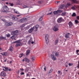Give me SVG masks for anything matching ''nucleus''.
I'll list each match as a JSON object with an SVG mask.
<instances>
[{"mask_svg":"<svg viewBox=\"0 0 79 79\" xmlns=\"http://www.w3.org/2000/svg\"><path fill=\"white\" fill-rule=\"evenodd\" d=\"M3 10H4L3 12H4V13H6V12L8 11V8L6 6H3Z\"/></svg>","mask_w":79,"mask_h":79,"instance_id":"f257e3e1","label":"nucleus"},{"mask_svg":"<svg viewBox=\"0 0 79 79\" xmlns=\"http://www.w3.org/2000/svg\"><path fill=\"white\" fill-rule=\"evenodd\" d=\"M53 29V31H55V32H56V31H58L59 30L58 28V25H56L55 26H54Z\"/></svg>","mask_w":79,"mask_h":79,"instance_id":"f03ea898","label":"nucleus"},{"mask_svg":"<svg viewBox=\"0 0 79 79\" xmlns=\"http://www.w3.org/2000/svg\"><path fill=\"white\" fill-rule=\"evenodd\" d=\"M13 25V23L12 22H6L5 23V25L6 26H10Z\"/></svg>","mask_w":79,"mask_h":79,"instance_id":"7ed1b4c3","label":"nucleus"},{"mask_svg":"<svg viewBox=\"0 0 79 79\" xmlns=\"http://www.w3.org/2000/svg\"><path fill=\"white\" fill-rule=\"evenodd\" d=\"M46 42L47 44L48 43V35H46L45 36Z\"/></svg>","mask_w":79,"mask_h":79,"instance_id":"20e7f679","label":"nucleus"},{"mask_svg":"<svg viewBox=\"0 0 79 79\" xmlns=\"http://www.w3.org/2000/svg\"><path fill=\"white\" fill-rule=\"evenodd\" d=\"M51 58L52 60H53V61H55L56 60V58L54 56V55L53 54H51Z\"/></svg>","mask_w":79,"mask_h":79,"instance_id":"39448f33","label":"nucleus"},{"mask_svg":"<svg viewBox=\"0 0 79 79\" xmlns=\"http://www.w3.org/2000/svg\"><path fill=\"white\" fill-rule=\"evenodd\" d=\"M62 20H63V18H62V17H60L57 20V22L58 23H61Z\"/></svg>","mask_w":79,"mask_h":79,"instance_id":"423d86ee","label":"nucleus"},{"mask_svg":"<svg viewBox=\"0 0 79 79\" xmlns=\"http://www.w3.org/2000/svg\"><path fill=\"white\" fill-rule=\"evenodd\" d=\"M1 76H3V77H5V76H6V74L4 71H2L1 72Z\"/></svg>","mask_w":79,"mask_h":79,"instance_id":"0eeeda50","label":"nucleus"},{"mask_svg":"<svg viewBox=\"0 0 79 79\" xmlns=\"http://www.w3.org/2000/svg\"><path fill=\"white\" fill-rule=\"evenodd\" d=\"M0 40H6V37H4L2 35L1 36H0Z\"/></svg>","mask_w":79,"mask_h":79,"instance_id":"6e6552de","label":"nucleus"},{"mask_svg":"<svg viewBox=\"0 0 79 79\" xmlns=\"http://www.w3.org/2000/svg\"><path fill=\"white\" fill-rule=\"evenodd\" d=\"M34 29V27H33L31 28L30 29H29L28 30V32L29 33H31L33 30Z\"/></svg>","mask_w":79,"mask_h":79,"instance_id":"1a4fd4ad","label":"nucleus"},{"mask_svg":"<svg viewBox=\"0 0 79 79\" xmlns=\"http://www.w3.org/2000/svg\"><path fill=\"white\" fill-rule=\"evenodd\" d=\"M25 61L26 62H27V63H29V62L31 60L29 59H28L27 58L25 57Z\"/></svg>","mask_w":79,"mask_h":79,"instance_id":"9d476101","label":"nucleus"},{"mask_svg":"<svg viewBox=\"0 0 79 79\" xmlns=\"http://www.w3.org/2000/svg\"><path fill=\"white\" fill-rule=\"evenodd\" d=\"M21 45V42H19L16 45V47H19V46H20V45Z\"/></svg>","mask_w":79,"mask_h":79,"instance_id":"9b49d317","label":"nucleus"},{"mask_svg":"<svg viewBox=\"0 0 79 79\" xmlns=\"http://www.w3.org/2000/svg\"><path fill=\"white\" fill-rule=\"evenodd\" d=\"M69 28H71V27H72V26H73V23H72L71 22H69Z\"/></svg>","mask_w":79,"mask_h":79,"instance_id":"f8f14e48","label":"nucleus"},{"mask_svg":"<svg viewBox=\"0 0 79 79\" xmlns=\"http://www.w3.org/2000/svg\"><path fill=\"white\" fill-rule=\"evenodd\" d=\"M31 59L32 61H34L35 60V57L34 56H32L31 57Z\"/></svg>","mask_w":79,"mask_h":79,"instance_id":"ddd939ff","label":"nucleus"},{"mask_svg":"<svg viewBox=\"0 0 79 79\" xmlns=\"http://www.w3.org/2000/svg\"><path fill=\"white\" fill-rule=\"evenodd\" d=\"M41 14L42 15L41 16V17L39 19V21H41L42 20V18H43V16H44V14H43V13H42Z\"/></svg>","mask_w":79,"mask_h":79,"instance_id":"4468645a","label":"nucleus"},{"mask_svg":"<svg viewBox=\"0 0 79 79\" xmlns=\"http://www.w3.org/2000/svg\"><path fill=\"white\" fill-rule=\"evenodd\" d=\"M39 27V25L37 24L36 25L35 27V31H37V29L38 28V27Z\"/></svg>","mask_w":79,"mask_h":79,"instance_id":"2eb2a0df","label":"nucleus"},{"mask_svg":"<svg viewBox=\"0 0 79 79\" xmlns=\"http://www.w3.org/2000/svg\"><path fill=\"white\" fill-rule=\"evenodd\" d=\"M29 53H30V50H28L27 51L26 55L28 56L29 55Z\"/></svg>","mask_w":79,"mask_h":79,"instance_id":"dca6fc26","label":"nucleus"},{"mask_svg":"<svg viewBox=\"0 0 79 79\" xmlns=\"http://www.w3.org/2000/svg\"><path fill=\"white\" fill-rule=\"evenodd\" d=\"M65 37L66 39H69V35L68 34H66Z\"/></svg>","mask_w":79,"mask_h":79,"instance_id":"f3484780","label":"nucleus"},{"mask_svg":"<svg viewBox=\"0 0 79 79\" xmlns=\"http://www.w3.org/2000/svg\"><path fill=\"white\" fill-rule=\"evenodd\" d=\"M70 1H72L73 2H74V3H77L78 2L76 0H69Z\"/></svg>","mask_w":79,"mask_h":79,"instance_id":"a211bd4d","label":"nucleus"},{"mask_svg":"<svg viewBox=\"0 0 79 79\" xmlns=\"http://www.w3.org/2000/svg\"><path fill=\"white\" fill-rule=\"evenodd\" d=\"M9 50L10 51V52H12L13 50V47L11 46V47H10Z\"/></svg>","mask_w":79,"mask_h":79,"instance_id":"6ab92c4d","label":"nucleus"},{"mask_svg":"<svg viewBox=\"0 0 79 79\" xmlns=\"http://www.w3.org/2000/svg\"><path fill=\"white\" fill-rule=\"evenodd\" d=\"M54 15H57L58 13V10L54 11L53 12Z\"/></svg>","mask_w":79,"mask_h":79,"instance_id":"aec40b11","label":"nucleus"},{"mask_svg":"<svg viewBox=\"0 0 79 79\" xmlns=\"http://www.w3.org/2000/svg\"><path fill=\"white\" fill-rule=\"evenodd\" d=\"M3 56H6L7 55V52H4L3 53Z\"/></svg>","mask_w":79,"mask_h":79,"instance_id":"412c9836","label":"nucleus"},{"mask_svg":"<svg viewBox=\"0 0 79 79\" xmlns=\"http://www.w3.org/2000/svg\"><path fill=\"white\" fill-rule=\"evenodd\" d=\"M19 31H18V30H16L15 31H14L12 33V34H13V33H18V32Z\"/></svg>","mask_w":79,"mask_h":79,"instance_id":"4be33fe9","label":"nucleus"},{"mask_svg":"<svg viewBox=\"0 0 79 79\" xmlns=\"http://www.w3.org/2000/svg\"><path fill=\"white\" fill-rule=\"evenodd\" d=\"M56 56H59V54L58 52H56L55 53Z\"/></svg>","mask_w":79,"mask_h":79,"instance_id":"5701e85b","label":"nucleus"},{"mask_svg":"<svg viewBox=\"0 0 79 79\" xmlns=\"http://www.w3.org/2000/svg\"><path fill=\"white\" fill-rule=\"evenodd\" d=\"M52 72H53V69H51L49 71V72L48 74H50V73H52Z\"/></svg>","mask_w":79,"mask_h":79,"instance_id":"b1692460","label":"nucleus"},{"mask_svg":"<svg viewBox=\"0 0 79 79\" xmlns=\"http://www.w3.org/2000/svg\"><path fill=\"white\" fill-rule=\"evenodd\" d=\"M12 18V19H13V20H16V19H18L17 18L15 17L14 16Z\"/></svg>","mask_w":79,"mask_h":79,"instance_id":"393cba45","label":"nucleus"},{"mask_svg":"<svg viewBox=\"0 0 79 79\" xmlns=\"http://www.w3.org/2000/svg\"><path fill=\"white\" fill-rule=\"evenodd\" d=\"M65 15H66V12H63L61 15L62 16H65Z\"/></svg>","mask_w":79,"mask_h":79,"instance_id":"a878e982","label":"nucleus"},{"mask_svg":"<svg viewBox=\"0 0 79 79\" xmlns=\"http://www.w3.org/2000/svg\"><path fill=\"white\" fill-rule=\"evenodd\" d=\"M22 6L23 7V8H29V7L26 6V5H25V4H24Z\"/></svg>","mask_w":79,"mask_h":79,"instance_id":"bb28decb","label":"nucleus"},{"mask_svg":"<svg viewBox=\"0 0 79 79\" xmlns=\"http://www.w3.org/2000/svg\"><path fill=\"white\" fill-rule=\"evenodd\" d=\"M58 43V40H55V44L56 45Z\"/></svg>","mask_w":79,"mask_h":79,"instance_id":"cd10ccee","label":"nucleus"},{"mask_svg":"<svg viewBox=\"0 0 79 79\" xmlns=\"http://www.w3.org/2000/svg\"><path fill=\"white\" fill-rule=\"evenodd\" d=\"M75 24H78V23H79V21L77 20H75Z\"/></svg>","mask_w":79,"mask_h":79,"instance_id":"c85d7f7f","label":"nucleus"},{"mask_svg":"<svg viewBox=\"0 0 79 79\" xmlns=\"http://www.w3.org/2000/svg\"><path fill=\"white\" fill-rule=\"evenodd\" d=\"M25 25H26L25 24H23L22 25H21L20 26L21 28H23V27H24V26H25Z\"/></svg>","mask_w":79,"mask_h":79,"instance_id":"c756f323","label":"nucleus"},{"mask_svg":"<svg viewBox=\"0 0 79 79\" xmlns=\"http://www.w3.org/2000/svg\"><path fill=\"white\" fill-rule=\"evenodd\" d=\"M58 11V13H62L63 11L61 10H57Z\"/></svg>","mask_w":79,"mask_h":79,"instance_id":"7c9ffc66","label":"nucleus"},{"mask_svg":"<svg viewBox=\"0 0 79 79\" xmlns=\"http://www.w3.org/2000/svg\"><path fill=\"white\" fill-rule=\"evenodd\" d=\"M15 35H13L11 37V39H15Z\"/></svg>","mask_w":79,"mask_h":79,"instance_id":"2f4dec72","label":"nucleus"},{"mask_svg":"<svg viewBox=\"0 0 79 79\" xmlns=\"http://www.w3.org/2000/svg\"><path fill=\"white\" fill-rule=\"evenodd\" d=\"M20 42V40H17L15 41L14 42V43H18V42Z\"/></svg>","mask_w":79,"mask_h":79,"instance_id":"473e14b6","label":"nucleus"},{"mask_svg":"<svg viewBox=\"0 0 79 79\" xmlns=\"http://www.w3.org/2000/svg\"><path fill=\"white\" fill-rule=\"evenodd\" d=\"M43 2V1H39L38 2L39 4H41Z\"/></svg>","mask_w":79,"mask_h":79,"instance_id":"72a5a7b5","label":"nucleus"},{"mask_svg":"<svg viewBox=\"0 0 79 79\" xmlns=\"http://www.w3.org/2000/svg\"><path fill=\"white\" fill-rule=\"evenodd\" d=\"M69 66H73V64L71 63H69Z\"/></svg>","mask_w":79,"mask_h":79,"instance_id":"f704fd0d","label":"nucleus"},{"mask_svg":"<svg viewBox=\"0 0 79 79\" xmlns=\"http://www.w3.org/2000/svg\"><path fill=\"white\" fill-rule=\"evenodd\" d=\"M6 35V37H7L8 38V37H10V34H7Z\"/></svg>","mask_w":79,"mask_h":79,"instance_id":"c9c22d12","label":"nucleus"},{"mask_svg":"<svg viewBox=\"0 0 79 79\" xmlns=\"http://www.w3.org/2000/svg\"><path fill=\"white\" fill-rule=\"evenodd\" d=\"M76 15L75 13H73V15H72V16H76Z\"/></svg>","mask_w":79,"mask_h":79,"instance_id":"e433bc0d","label":"nucleus"},{"mask_svg":"<svg viewBox=\"0 0 79 79\" xmlns=\"http://www.w3.org/2000/svg\"><path fill=\"white\" fill-rule=\"evenodd\" d=\"M64 6V5H62L60 6V8H63Z\"/></svg>","mask_w":79,"mask_h":79,"instance_id":"4c0bfd02","label":"nucleus"},{"mask_svg":"<svg viewBox=\"0 0 79 79\" xmlns=\"http://www.w3.org/2000/svg\"><path fill=\"white\" fill-rule=\"evenodd\" d=\"M9 4H10V6H13V3H11L10 2Z\"/></svg>","mask_w":79,"mask_h":79,"instance_id":"58836bf2","label":"nucleus"},{"mask_svg":"<svg viewBox=\"0 0 79 79\" xmlns=\"http://www.w3.org/2000/svg\"><path fill=\"white\" fill-rule=\"evenodd\" d=\"M23 56V54L21 53V54H19V57L20 58H21Z\"/></svg>","mask_w":79,"mask_h":79,"instance_id":"ea45409f","label":"nucleus"},{"mask_svg":"<svg viewBox=\"0 0 79 79\" xmlns=\"http://www.w3.org/2000/svg\"><path fill=\"white\" fill-rule=\"evenodd\" d=\"M1 20L2 21H3V22H5L6 20H5V19H2Z\"/></svg>","mask_w":79,"mask_h":79,"instance_id":"a19ab883","label":"nucleus"},{"mask_svg":"<svg viewBox=\"0 0 79 79\" xmlns=\"http://www.w3.org/2000/svg\"><path fill=\"white\" fill-rule=\"evenodd\" d=\"M52 12H51L50 13H49L48 14H47V15H52Z\"/></svg>","mask_w":79,"mask_h":79,"instance_id":"79ce46f5","label":"nucleus"},{"mask_svg":"<svg viewBox=\"0 0 79 79\" xmlns=\"http://www.w3.org/2000/svg\"><path fill=\"white\" fill-rule=\"evenodd\" d=\"M72 9L73 10H75V7H72Z\"/></svg>","mask_w":79,"mask_h":79,"instance_id":"37998d69","label":"nucleus"},{"mask_svg":"<svg viewBox=\"0 0 79 79\" xmlns=\"http://www.w3.org/2000/svg\"><path fill=\"white\" fill-rule=\"evenodd\" d=\"M20 74H21V75H24V73L23 72H22Z\"/></svg>","mask_w":79,"mask_h":79,"instance_id":"c03bdc74","label":"nucleus"},{"mask_svg":"<svg viewBox=\"0 0 79 79\" xmlns=\"http://www.w3.org/2000/svg\"><path fill=\"white\" fill-rule=\"evenodd\" d=\"M23 19H21L20 20V22H21V23H23Z\"/></svg>","mask_w":79,"mask_h":79,"instance_id":"a18cd8bd","label":"nucleus"},{"mask_svg":"<svg viewBox=\"0 0 79 79\" xmlns=\"http://www.w3.org/2000/svg\"><path fill=\"white\" fill-rule=\"evenodd\" d=\"M2 52V49L0 47V52Z\"/></svg>","mask_w":79,"mask_h":79,"instance_id":"49530a36","label":"nucleus"},{"mask_svg":"<svg viewBox=\"0 0 79 79\" xmlns=\"http://www.w3.org/2000/svg\"><path fill=\"white\" fill-rule=\"evenodd\" d=\"M4 68H5L6 70H8V68L7 67H4Z\"/></svg>","mask_w":79,"mask_h":79,"instance_id":"de8ad7c7","label":"nucleus"},{"mask_svg":"<svg viewBox=\"0 0 79 79\" xmlns=\"http://www.w3.org/2000/svg\"><path fill=\"white\" fill-rule=\"evenodd\" d=\"M77 19H78V20H79V16H77Z\"/></svg>","mask_w":79,"mask_h":79,"instance_id":"09e8293b","label":"nucleus"},{"mask_svg":"<svg viewBox=\"0 0 79 79\" xmlns=\"http://www.w3.org/2000/svg\"><path fill=\"white\" fill-rule=\"evenodd\" d=\"M20 71H24V69H20Z\"/></svg>","mask_w":79,"mask_h":79,"instance_id":"8fccbe9b","label":"nucleus"},{"mask_svg":"<svg viewBox=\"0 0 79 79\" xmlns=\"http://www.w3.org/2000/svg\"><path fill=\"white\" fill-rule=\"evenodd\" d=\"M67 5L68 6H70L71 5L69 3H68L67 4Z\"/></svg>","mask_w":79,"mask_h":79,"instance_id":"3c124183","label":"nucleus"},{"mask_svg":"<svg viewBox=\"0 0 79 79\" xmlns=\"http://www.w3.org/2000/svg\"><path fill=\"white\" fill-rule=\"evenodd\" d=\"M58 74H60V73H61V71H60V70H59L58 71Z\"/></svg>","mask_w":79,"mask_h":79,"instance_id":"603ef678","label":"nucleus"},{"mask_svg":"<svg viewBox=\"0 0 79 79\" xmlns=\"http://www.w3.org/2000/svg\"><path fill=\"white\" fill-rule=\"evenodd\" d=\"M15 13H16V14H19V13L18 11H16Z\"/></svg>","mask_w":79,"mask_h":79,"instance_id":"864d4df0","label":"nucleus"},{"mask_svg":"<svg viewBox=\"0 0 79 79\" xmlns=\"http://www.w3.org/2000/svg\"><path fill=\"white\" fill-rule=\"evenodd\" d=\"M60 1H56V3H58Z\"/></svg>","mask_w":79,"mask_h":79,"instance_id":"5fc2aeb1","label":"nucleus"},{"mask_svg":"<svg viewBox=\"0 0 79 79\" xmlns=\"http://www.w3.org/2000/svg\"><path fill=\"white\" fill-rule=\"evenodd\" d=\"M46 67L45 66V67L44 68V71H46Z\"/></svg>","mask_w":79,"mask_h":79,"instance_id":"6e6d98bb","label":"nucleus"},{"mask_svg":"<svg viewBox=\"0 0 79 79\" xmlns=\"http://www.w3.org/2000/svg\"><path fill=\"white\" fill-rule=\"evenodd\" d=\"M23 19V21H25L26 20V18Z\"/></svg>","mask_w":79,"mask_h":79,"instance_id":"4d7b16f0","label":"nucleus"},{"mask_svg":"<svg viewBox=\"0 0 79 79\" xmlns=\"http://www.w3.org/2000/svg\"><path fill=\"white\" fill-rule=\"evenodd\" d=\"M77 52V54H78V53H79V51H77V50H76V51Z\"/></svg>","mask_w":79,"mask_h":79,"instance_id":"13d9d810","label":"nucleus"},{"mask_svg":"<svg viewBox=\"0 0 79 79\" xmlns=\"http://www.w3.org/2000/svg\"><path fill=\"white\" fill-rule=\"evenodd\" d=\"M30 42H31V40H29V41H28V43L29 44H30Z\"/></svg>","mask_w":79,"mask_h":79,"instance_id":"bf43d9fd","label":"nucleus"},{"mask_svg":"<svg viewBox=\"0 0 79 79\" xmlns=\"http://www.w3.org/2000/svg\"><path fill=\"white\" fill-rule=\"evenodd\" d=\"M29 27H26V29H29Z\"/></svg>","mask_w":79,"mask_h":79,"instance_id":"052dcab7","label":"nucleus"},{"mask_svg":"<svg viewBox=\"0 0 79 79\" xmlns=\"http://www.w3.org/2000/svg\"><path fill=\"white\" fill-rule=\"evenodd\" d=\"M21 16L20 15H16L17 17H19V16Z\"/></svg>","mask_w":79,"mask_h":79,"instance_id":"680f3d73","label":"nucleus"},{"mask_svg":"<svg viewBox=\"0 0 79 79\" xmlns=\"http://www.w3.org/2000/svg\"><path fill=\"white\" fill-rule=\"evenodd\" d=\"M14 12L15 13H16V10H15V9H14Z\"/></svg>","mask_w":79,"mask_h":79,"instance_id":"e2e57ef3","label":"nucleus"},{"mask_svg":"<svg viewBox=\"0 0 79 79\" xmlns=\"http://www.w3.org/2000/svg\"><path fill=\"white\" fill-rule=\"evenodd\" d=\"M14 16V15H11V17H12V18Z\"/></svg>","mask_w":79,"mask_h":79,"instance_id":"0e129e2a","label":"nucleus"},{"mask_svg":"<svg viewBox=\"0 0 79 79\" xmlns=\"http://www.w3.org/2000/svg\"><path fill=\"white\" fill-rule=\"evenodd\" d=\"M17 74H19V70L18 71V73H17Z\"/></svg>","mask_w":79,"mask_h":79,"instance_id":"69168bd1","label":"nucleus"},{"mask_svg":"<svg viewBox=\"0 0 79 79\" xmlns=\"http://www.w3.org/2000/svg\"><path fill=\"white\" fill-rule=\"evenodd\" d=\"M77 68H79V64H78V65H77Z\"/></svg>","mask_w":79,"mask_h":79,"instance_id":"338daca9","label":"nucleus"},{"mask_svg":"<svg viewBox=\"0 0 79 79\" xmlns=\"http://www.w3.org/2000/svg\"><path fill=\"white\" fill-rule=\"evenodd\" d=\"M55 53V52H52V54H53H53Z\"/></svg>","mask_w":79,"mask_h":79,"instance_id":"774afa93","label":"nucleus"}]
</instances>
